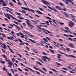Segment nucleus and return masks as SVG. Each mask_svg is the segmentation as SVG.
<instances>
[{
	"mask_svg": "<svg viewBox=\"0 0 76 76\" xmlns=\"http://www.w3.org/2000/svg\"><path fill=\"white\" fill-rule=\"evenodd\" d=\"M4 13L5 17H6V18H8V19L9 20H10V17L14 20H18V19L16 18H15V17H13V16H12V15H10V14H8L7 13L6 14H5L4 12ZM9 15L10 16V17L9 16Z\"/></svg>",
	"mask_w": 76,
	"mask_h": 76,
	"instance_id": "1",
	"label": "nucleus"
},
{
	"mask_svg": "<svg viewBox=\"0 0 76 76\" xmlns=\"http://www.w3.org/2000/svg\"><path fill=\"white\" fill-rule=\"evenodd\" d=\"M64 1H66V2H65V4H66L69 5V2L71 3L72 4H74L75 5V4L73 3V2H72V1L71 0H62Z\"/></svg>",
	"mask_w": 76,
	"mask_h": 76,
	"instance_id": "2",
	"label": "nucleus"
},
{
	"mask_svg": "<svg viewBox=\"0 0 76 76\" xmlns=\"http://www.w3.org/2000/svg\"><path fill=\"white\" fill-rule=\"evenodd\" d=\"M60 53L61 54H65V56H67V57H72V58H76V57L75 56L73 55H68L66 54H65V53H63L62 52H60Z\"/></svg>",
	"mask_w": 76,
	"mask_h": 76,
	"instance_id": "3",
	"label": "nucleus"
},
{
	"mask_svg": "<svg viewBox=\"0 0 76 76\" xmlns=\"http://www.w3.org/2000/svg\"><path fill=\"white\" fill-rule=\"evenodd\" d=\"M43 58L44 59V60L43 59H42V60L43 61H44V62H47V60L46 59H48V60H51L50 58H48V57H47V56H43Z\"/></svg>",
	"mask_w": 76,
	"mask_h": 76,
	"instance_id": "4",
	"label": "nucleus"
},
{
	"mask_svg": "<svg viewBox=\"0 0 76 76\" xmlns=\"http://www.w3.org/2000/svg\"><path fill=\"white\" fill-rule=\"evenodd\" d=\"M48 7L50 9H51V10H54V12H58V11L57 10H56L55 8L54 7H53V8H52L51 7H50L49 6H48Z\"/></svg>",
	"mask_w": 76,
	"mask_h": 76,
	"instance_id": "5",
	"label": "nucleus"
},
{
	"mask_svg": "<svg viewBox=\"0 0 76 76\" xmlns=\"http://www.w3.org/2000/svg\"><path fill=\"white\" fill-rule=\"evenodd\" d=\"M42 1L44 3V4H47L48 5L50 6V3H49L48 2H47L45 0H42Z\"/></svg>",
	"mask_w": 76,
	"mask_h": 76,
	"instance_id": "6",
	"label": "nucleus"
},
{
	"mask_svg": "<svg viewBox=\"0 0 76 76\" xmlns=\"http://www.w3.org/2000/svg\"><path fill=\"white\" fill-rule=\"evenodd\" d=\"M5 60L6 61H8V64L9 65H11L12 66V64H13V63L12 61H10V60H7L6 59H5Z\"/></svg>",
	"mask_w": 76,
	"mask_h": 76,
	"instance_id": "7",
	"label": "nucleus"
},
{
	"mask_svg": "<svg viewBox=\"0 0 76 76\" xmlns=\"http://www.w3.org/2000/svg\"><path fill=\"white\" fill-rule=\"evenodd\" d=\"M69 46L70 47H71V48H75V45H74L72 43H70L69 44Z\"/></svg>",
	"mask_w": 76,
	"mask_h": 76,
	"instance_id": "8",
	"label": "nucleus"
},
{
	"mask_svg": "<svg viewBox=\"0 0 76 76\" xmlns=\"http://www.w3.org/2000/svg\"><path fill=\"white\" fill-rule=\"evenodd\" d=\"M13 25H14V26H16V27H17V29H18V30H22V29L20 28V27L17 26H16V25L15 24H12Z\"/></svg>",
	"mask_w": 76,
	"mask_h": 76,
	"instance_id": "9",
	"label": "nucleus"
},
{
	"mask_svg": "<svg viewBox=\"0 0 76 76\" xmlns=\"http://www.w3.org/2000/svg\"><path fill=\"white\" fill-rule=\"evenodd\" d=\"M7 47L11 51V52L13 54H15V53L13 52V50H12V49H11L10 48V46L9 45H7Z\"/></svg>",
	"mask_w": 76,
	"mask_h": 76,
	"instance_id": "10",
	"label": "nucleus"
},
{
	"mask_svg": "<svg viewBox=\"0 0 76 76\" xmlns=\"http://www.w3.org/2000/svg\"><path fill=\"white\" fill-rule=\"evenodd\" d=\"M26 22H27V23L28 25L29 26H31V27H32V28H34V26L31 25V23H30L29 22L27 21H26Z\"/></svg>",
	"mask_w": 76,
	"mask_h": 76,
	"instance_id": "11",
	"label": "nucleus"
},
{
	"mask_svg": "<svg viewBox=\"0 0 76 76\" xmlns=\"http://www.w3.org/2000/svg\"><path fill=\"white\" fill-rule=\"evenodd\" d=\"M2 6H7V4L5 3V2H3L2 3Z\"/></svg>",
	"mask_w": 76,
	"mask_h": 76,
	"instance_id": "12",
	"label": "nucleus"
},
{
	"mask_svg": "<svg viewBox=\"0 0 76 76\" xmlns=\"http://www.w3.org/2000/svg\"><path fill=\"white\" fill-rule=\"evenodd\" d=\"M38 70L42 72V73H43L45 75H46L45 73V72L44 71H43L41 69H39Z\"/></svg>",
	"mask_w": 76,
	"mask_h": 76,
	"instance_id": "13",
	"label": "nucleus"
},
{
	"mask_svg": "<svg viewBox=\"0 0 76 76\" xmlns=\"http://www.w3.org/2000/svg\"><path fill=\"white\" fill-rule=\"evenodd\" d=\"M42 30H44V31H47L48 33H50V34H51V32H50V31L48 30H47L45 29L44 28H42Z\"/></svg>",
	"mask_w": 76,
	"mask_h": 76,
	"instance_id": "14",
	"label": "nucleus"
},
{
	"mask_svg": "<svg viewBox=\"0 0 76 76\" xmlns=\"http://www.w3.org/2000/svg\"><path fill=\"white\" fill-rule=\"evenodd\" d=\"M29 40L31 41V42H32L33 43H35V44H36V42L35 41V40H32L31 39H29Z\"/></svg>",
	"mask_w": 76,
	"mask_h": 76,
	"instance_id": "15",
	"label": "nucleus"
},
{
	"mask_svg": "<svg viewBox=\"0 0 76 76\" xmlns=\"http://www.w3.org/2000/svg\"><path fill=\"white\" fill-rule=\"evenodd\" d=\"M64 15H65V16L67 18H69V15H68L66 12H64Z\"/></svg>",
	"mask_w": 76,
	"mask_h": 76,
	"instance_id": "16",
	"label": "nucleus"
},
{
	"mask_svg": "<svg viewBox=\"0 0 76 76\" xmlns=\"http://www.w3.org/2000/svg\"><path fill=\"white\" fill-rule=\"evenodd\" d=\"M49 50L51 53H54V50H53L52 49H49Z\"/></svg>",
	"mask_w": 76,
	"mask_h": 76,
	"instance_id": "17",
	"label": "nucleus"
},
{
	"mask_svg": "<svg viewBox=\"0 0 76 76\" xmlns=\"http://www.w3.org/2000/svg\"><path fill=\"white\" fill-rule=\"evenodd\" d=\"M40 45H41V46H42L43 47H44V44H44V42H42L41 41L40 42Z\"/></svg>",
	"mask_w": 76,
	"mask_h": 76,
	"instance_id": "18",
	"label": "nucleus"
},
{
	"mask_svg": "<svg viewBox=\"0 0 76 76\" xmlns=\"http://www.w3.org/2000/svg\"><path fill=\"white\" fill-rule=\"evenodd\" d=\"M3 8H5V9H9L11 11H12V9H10V8H9L8 7H4Z\"/></svg>",
	"mask_w": 76,
	"mask_h": 76,
	"instance_id": "19",
	"label": "nucleus"
},
{
	"mask_svg": "<svg viewBox=\"0 0 76 76\" xmlns=\"http://www.w3.org/2000/svg\"><path fill=\"white\" fill-rule=\"evenodd\" d=\"M4 47L2 45H1V46L2 47V48H4V49H5V48H7V47L6 46V45H5V44H4Z\"/></svg>",
	"mask_w": 76,
	"mask_h": 76,
	"instance_id": "20",
	"label": "nucleus"
},
{
	"mask_svg": "<svg viewBox=\"0 0 76 76\" xmlns=\"http://www.w3.org/2000/svg\"><path fill=\"white\" fill-rule=\"evenodd\" d=\"M50 69L51 70H53V71H54V72H57V71L54 69L53 68H50Z\"/></svg>",
	"mask_w": 76,
	"mask_h": 76,
	"instance_id": "21",
	"label": "nucleus"
},
{
	"mask_svg": "<svg viewBox=\"0 0 76 76\" xmlns=\"http://www.w3.org/2000/svg\"><path fill=\"white\" fill-rule=\"evenodd\" d=\"M42 69H43V70L44 71H45V72H47V69H46L44 67H42Z\"/></svg>",
	"mask_w": 76,
	"mask_h": 76,
	"instance_id": "22",
	"label": "nucleus"
},
{
	"mask_svg": "<svg viewBox=\"0 0 76 76\" xmlns=\"http://www.w3.org/2000/svg\"><path fill=\"white\" fill-rule=\"evenodd\" d=\"M70 24H71V25H72V26H73V25H74V23L73 22L70 21Z\"/></svg>",
	"mask_w": 76,
	"mask_h": 76,
	"instance_id": "23",
	"label": "nucleus"
},
{
	"mask_svg": "<svg viewBox=\"0 0 76 76\" xmlns=\"http://www.w3.org/2000/svg\"><path fill=\"white\" fill-rule=\"evenodd\" d=\"M30 10H31V12H32V13H35V12H35V10H32L31 9H30Z\"/></svg>",
	"mask_w": 76,
	"mask_h": 76,
	"instance_id": "24",
	"label": "nucleus"
},
{
	"mask_svg": "<svg viewBox=\"0 0 76 76\" xmlns=\"http://www.w3.org/2000/svg\"><path fill=\"white\" fill-rule=\"evenodd\" d=\"M66 50L68 51H70V50L68 48H66Z\"/></svg>",
	"mask_w": 76,
	"mask_h": 76,
	"instance_id": "25",
	"label": "nucleus"
},
{
	"mask_svg": "<svg viewBox=\"0 0 76 76\" xmlns=\"http://www.w3.org/2000/svg\"><path fill=\"white\" fill-rule=\"evenodd\" d=\"M38 13L39 14V15H42L43 14V13L42 12L38 11Z\"/></svg>",
	"mask_w": 76,
	"mask_h": 76,
	"instance_id": "26",
	"label": "nucleus"
},
{
	"mask_svg": "<svg viewBox=\"0 0 76 76\" xmlns=\"http://www.w3.org/2000/svg\"><path fill=\"white\" fill-rule=\"evenodd\" d=\"M17 1H18V4L19 5H20V6H21L22 5V4H21V3H20V2H19V0H17Z\"/></svg>",
	"mask_w": 76,
	"mask_h": 76,
	"instance_id": "27",
	"label": "nucleus"
},
{
	"mask_svg": "<svg viewBox=\"0 0 76 76\" xmlns=\"http://www.w3.org/2000/svg\"><path fill=\"white\" fill-rule=\"evenodd\" d=\"M9 4H10V5H11V6H12V7H13L14 5H13V4H12V3H11V2H10V3H9Z\"/></svg>",
	"mask_w": 76,
	"mask_h": 76,
	"instance_id": "28",
	"label": "nucleus"
},
{
	"mask_svg": "<svg viewBox=\"0 0 76 76\" xmlns=\"http://www.w3.org/2000/svg\"><path fill=\"white\" fill-rule=\"evenodd\" d=\"M59 4L60 5V6H64L63 3H62L61 2H60L59 3Z\"/></svg>",
	"mask_w": 76,
	"mask_h": 76,
	"instance_id": "29",
	"label": "nucleus"
},
{
	"mask_svg": "<svg viewBox=\"0 0 76 76\" xmlns=\"http://www.w3.org/2000/svg\"><path fill=\"white\" fill-rule=\"evenodd\" d=\"M7 38L8 39H11V40H14L12 39V38H11L9 37H7Z\"/></svg>",
	"mask_w": 76,
	"mask_h": 76,
	"instance_id": "30",
	"label": "nucleus"
},
{
	"mask_svg": "<svg viewBox=\"0 0 76 76\" xmlns=\"http://www.w3.org/2000/svg\"><path fill=\"white\" fill-rule=\"evenodd\" d=\"M58 56H57L58 58H60V56H61V55L60 54H58Z\"/></svg>",
	"mask_w": 76,
	"mask_h": 76,
	"instance_id": "31",
	"label": "nucleus"
},
{
	"mask_svg": "<svg viewBox=\"0 0 76 76\" xmlns=\"http://www.w3.org/2000/svg\"><path fill=\"white\" fill-rule=\"evenodd\" d=\"M43 40L45 41V42H48L47 39L45 38H43Z\"/></svg>",
	"mask_w": 76,
	"mask_h": 76,
	"instance_id": "32",
	"label": "nucleus"
},
{
	"mask_svg": "<svg viewBox=\"0 0 76 76\" xmlns=\"http://www.w3.org/2000/svg\"><path fill=\"white\" fill-rule=\"evenodd\" d=\"M58 10H63V9L61 7H59V8L58 9Z\"/></svg>",
	"mask_w": 76,
	"mask_h": 76,
	"instance_id": "33",
	"label": "nucleus"
},
{
	"mask_svg": "<svg viewBox=\"0 0 76 76\" xmlns=\"http://www.w3.org/2000/svg\"><path fill=\"white\" fill-rule=\"evenodd\" d=\"M46 18L48 19H50V20L51 19V18H50L49 17L46 16Z\"/></svg>",
	"mask_w": 76,
	"mask_h": 76,
	"instance_id": "34",
	"label": "nucleus"
},
{
	"mask_svg": "<svg viewBox=\"0 0 76 76\" xmlns=\"http://www.w3.org/2000/svg\"><path fill=\"white\" fill-rule=\"evenodd\" d=\"M62 69H63V70H67V69L66 68H62Z\"/></svg>",
	"mask_w": 76,
	"mask_h": 76,
	"instance_id": "35",
	"label": "nucleus"
},
{
	"mask_svg": "<svg viewBox=\"0 0 76 76\" xmlns=\"http://www.w3.org/2000/svg\"><path fill=\"white\" fill-rule=\"evenodd\" d=\"M7 74L9 76H12V74L10 73H9V72H7Z\"/></svg>",
	"mask_w": 76,
	"mask_h": 76,
	"instance_id": "36",
	"label": "nucleus"
},
{
	"mask_svg": "<svg viewBox=\"0 0 76 76\" xmlns=\"http://www.w3.org/2000/svg\"><path fill=\"white\" fill-rule=\"evenodd\" d=\"M11 71L12 73H13V74H14V75L15 74V73H14V71H13V69H11Z\"/></svg>",
	"mask_w": 76,
	"mask_h": 76,
	"instance_id": "37",
	"label": "nucleus"
},
{
	"mask_svg": "<svg viewBox=\"0 0 76 76\" xmlns=\"http://www.w3.org/2000/svg\"><path fill=\"white\" fill-rule=\"evenodd\" d=\"M46 23H47L48 25V26L50 25V24H49V22H48V21H46Z\"/></svg>",
	"mask_w": 76,
	"mask_h": 76,
	"instance_id": "38",
	"label": "nucleus"
},
{
	"mask_svg": "<svg viewBox=\"0 0 76 76\" xmlns=\"http://www.w3.org/2000/svg\"><path fill=\"white\" fill-rule=\"evenodd\" d=\"M63 10H64V11H67V8H66L64 7Z\"/></svg>",
	"mask_w": 76,
	"mask_h": 76,
	"instance_id": "39",
	"label": "nucleus"
},
{
	"mask_svg": "<svg viewBox=\"0 0 76 76\" xmlns=\"http://www.w3.org/2000/svg\"><path fill=\"white\" fill-rule=\"evenodd\" d=\"M18 39L20 42H21V43L23 42V41H22V40L20 39Z\"/></svg>",
	"mask_w": 76,
	"mask_h": 76,
	"instance_id": "40",
	"label": "nucleus"
},
{
	"mask_svg": "<svg viewBox=\"0 0 76 76\" xmlns=\"http://www.w3.org/2000/svg\"><path fill=\"white\" fill-rule=\"evenodd\" d=\"M2 35V36H3L4 37H5V38H6V36L3 35V34H1V33H0V35Z\"/></svg>",
	"mask_w": 76,
	"mask_h": 76,
	"instance_id": "41",
	"label": "nucleus"
},
{
	"mask_svg": "<svg viewBox=\"0 0 76 76\" xmlns=\"http://www.w3.org/2000/svg\"><path fill=\"white\" fill-rule=\"evenodd\" d=\"M70 15L72 18H75V16L72 15V14H70Z\"/></svg>",
	"mask_w": 76,
	"mask_h": 76,
	"instance_id": "42",
	"label": "nucleus"
},
{
	"mask_svg": "<svg viewBox=\"0 0 76 76\" xmlns=\"http://www.w3.org/2000/svg\"><path fill=\"white\" fill-rule=\"evenodd\" d=\"M59 23H60V25H63V24H64V23H61L60 22H59Z\"/></svg>",
	"mask_w": 76,
	"mask_h": 76,
	"instance_id": "43",
	"label": "nucleus"
},
{
	"mask_svg": "<svg viewBox=\"0 0 76 76\" xmlns=\"http://www.w3.org/2000/svg\"><path fill=\"white\" fill-rule=\"evenodd\" d=\"M52 20H53V22H54V23H55L56 25H57V23H56V21L55 20L52 19Z\"/></svg>",
	"mask_w": 76,
	"mask_h": 76,
	"instance_id": "44",
	"label": "nucleus"
},
{
	"mask_svg": "<svg viewBox=\"0 0 76 76\" xmlns=\"http://www.w3.org/2000/svg\"><path fill=\"white\" fill-rule=\"evenodd\" d=\"M14 23H15V24H16L17 25H18V22H16L15 21H14Z\"/></svg>",
	"mask_w": 76,
	"mask_h": 76,
	"instance_id": "45",
	"label": "nucleus"
},
{
	"mask_svg": "<svg viewBox=\"0 0 76 76\" xmlns=\"http://www.w3.org/2000/svg\"><path fill=\"white\" fill-rule=\"evenodd\" d=\"M56 63L57 65H60V66L61 65V64L59 63H58L57 62H56Z\"/></svg>",
	"mask_w": 76,
	"mask_h": 76,
	"instance_id": "46",
	"label": "nucleus"
},
{
	"mask_svg": "<svg viewBox=\"0 0 76 76\" xmlns=\"http://www.w3.org/2000/svg\"><path fill=\"white\" fill-rule=\"evenodd\" d=\"M31 20L33 22H34V23H35V24H37V23H36V22H35L34 20Z\"/></svg>",
	"mask_w": 76,
	"mask_h": 76,
	"instance_id": "47",
	"label": "nucleus"
},
{
	"mask_svg": "<svg viewBox=\"0 0 76 76\" xmlns=\"http://www.w3.org/2000/svg\"><path fill=\"white\" fill-rule=\"evenodd\" d=\"M23 44H25V43L23 42V43H19L20 45H23Z\"/></svg>",
	"mask_w": 76,
	"mask_h": 76,
	"instance_id": "48",
	"label": "nucleus"
},
{
	"mask_svg": "<svg viewBox=\"0 0 76 76\" xmlns=\"http://www.w3.org/2000/svg\"><path fill=\"white\" fill-rule=\"evenodd\" d=\"M39 9H40V10H41L42 11H43V12H44V10H43V9H42V8H39Z\"/></svg>",
	"mask_w": 76,
	"mask_h": 76,
	"instance_id": "49",
	"label": "nucleus"
},
{
	"mask_svg": "<svg viewBox=\"0 0 76 76\" xmlns=\"http://www.w3.org/2000/svg\"><path fill=\"white\" fill-rule=\"evenodd\" d=\"M17 54L19 56V57H20V58H22V56H21V55L18 53H17Z\"/></svg>",
	"mask_w": 76,
	"mask_h": 76,
	"instance_id": "50",
	"label": "nucleus"
},
{
	"mask_svg": "<svg viewBox=\"0 0 76 76\" xmlns=\"http://www.w3.org/2000/svg\"><path fill=\"white\" fill-rule=\"evenodd\" d=\"M18 69L19 71H20V72H22V69H21L20 68H18Z\"/></svg>",
	"mask_w": 76,
	"mask_h": 76,
	"instance_id": "51",
	"label": "nucleus"
},
{
	"mask_svg": "<svg viewBox=\"0 0 76 76\" xmlns=\"http://www.w3.org/2000/svg\"><path fill=\"white\" fill-rule=\"evenodd\" d=\"M12 1L14 2V3H16V1L15 0H11Z\"/></svg>",
	"mask_w": 76,
	"mask_h": 76,
	"instance_id": "52",
	"label": "nucleus"
},
{
	"mask_svg": "<svg viewBox=\"0 0 76 76\" xmlns=\"http://www.w3.org/2000/svg\"><path fill=\"white\" fill-rule=\"evenodd\" d=\"M49 74H53V72H52L50 71H49Z\"/></svg>",
	"mask_w": 76,
	"mask_h": 76,
	"instance_id": "53",
	"label": "nucleus"
},
{
	"mask_svg": "<svg viewBox=\"0 0 76 76\" xmlns=\"http://www.w3.org/2000/svg\"><path fill=\"white\" fill-rule=\"evenodd\" d=\"M46 39H47L49 40V41H50V38H49V37H46Z\"/></svg>",
	"mask_w": 76,
	"mask_h": 76,
	"instance_id": "54",
	"label": "nucleus"
},
{
	"mask_svg": "<svg viewBox=\"0 0 76 76\" xmlns=\"http://www.w3.org/2000/svg\"><path fill=\"white\" fill-rule=\"evenodd\" d=\"M18 18H19L20 19H23V18L21 17H20L19 16H18Z\"/></svg>",
	"mask_w": 76,
	"mask_h": 76,
	"instance_id": "55",
	"label": "nucleus"
},
{
	"mask_svg": "<svg viewBox=\"0 0 76 76\" xmlns=\"http://www.w3.org/2000/svg\"><path fill=\"white\" fill-rule=\"evenodd\" d=\"M70 73H75V72L72 71H70Z\"/></svg>",
	"mask_w": 76,
	"mask_h": 76,
	"instance_id": "56",
	"label": "nucleus"
},
{
	"mask_svg": "<svg viewBox=\"0 0 76 76\" xmlns=\"http://www.w3.org/2000/svg\"><path fill=\"white\" fill-rule=\"evenodd\" d=\"M72 21H73V22H75V23H76V20H75V19H72Z\"/></svg>",
	"mask_w": 76,
	"mask_h": 76,
	"instance_id": "57",
	"label": "nucleus"
},
{
	"mask_svg": "<svg viewBox=\"0 0 76 76\" xmlns=\"http://www.w3.org/2000/svg\"><path fill=\"white\" fill-rule=\"evenodd\" d=\"M1 63H2V64H4V63H5V61H1Z\"/></svg>",
	"mask_w": 76,
	"mask_h": 76,
	"instance_id": "58",
	"label": "nucleus"
},
{
	"mask_svg": "<svg viewBox=\"0 0 76 76\" xmlns=\"http://www.w3.org/2000/svg\"><path fill=\"white\" fill-rule=\"evenodd\" d=\"M0 2H1V3H3L4 1L3 0H0Z\"/></svg>",
	"mask_w": 76,
	"mask_h": 76,
	"instance_id": "59",
	"label": "nucleus"
},
{
	"mask_svg": "<svg viewBox=\"0 0 76 76\" xmlns=\"http://www.w3.org/2000/svg\"><path fill=\"white\" fill-rule=\"evenodd\" d=\"M16 13L18 15H19V16H20V13H19L18 12H16Z\"/></svg>",
	"mask_w": 76,
	"mask_h": 76,
	"instance_id": "60",
	"label": "nucleus"
},
{
	"mask_svg": "<svg viewBox=\"0 0 76 76\" xmlns=\"http://www.w3.org/2000/svg\"><path fill=\"white\" fill-rule=\"evenodd\" d=\"M59 7H59V6H56V8L57 9H58Z\"/></svg>",
	"mask_w": 76,
	"mask_h": 76,
	"instance_id": "61",
	"label": "nucleus"
},
{
	"mask_svg": "<svg viewBox=\"0 0 76 76\" xmlns=\"http://www.w3.org/2000/svg\"><path fill=\"white\" fill-rule=\"evenodd\" d=\"M2 56H3V57H4V58H6V56L4 55H3Z\"/></svg>",
	"mask_w": 76,
	"mask_h": 76,
	"instance_id": "62",
	"label": "nucleus"
},
{
	"mask_svg": "<svg viewBox=\"0 0 76 76\" xmlns=\"http://www.w3.org/2000/svg\"><path fill=\"white\" fill-rule=\"evenodd\" d=\"M22 12H23V13H26V12L25 11L23 10H22Z\"/></svg>",
	"mask_w": 76,
	"mask_h": 76,
	"instance_id": "63",
	"label": "nucleus"
},
{
	"mask_svg": "<svg viewBox=\"0 0 76 76\" xmlns=\"http://www.w3.org/2000/svg\"><path fill=\"white\" fill-rule=\"evenodd\" d=\"M68 35H69V36H70V37H74V36L72 35L68 34Z\"/></svg>",
	"mask_w": 76,
	"mask_h": 76,
	"instance_id": "64",
	"label": "nucleus"
}]
</instances>
